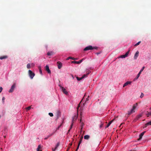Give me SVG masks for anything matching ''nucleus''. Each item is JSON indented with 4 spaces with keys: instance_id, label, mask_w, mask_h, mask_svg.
<instances>
[{
    "instance_id": "c85d7f7f",
    "label": "nucleus",
    "mask_w": 151,
    "mask_h": 151,
    "mask_svg": "<svg viewBox=\"0 0 151 151\" xmlns=\"http://www.w3.org/2000/svg\"><path fill=\"white\" fill-rule=\"evenodd\" d=\"M141 41H139V42H138L134 46H136L137 45H139V44L141 43Z\"/></svg>"
},
{
    "instance_id": "f3484780",
    "label": "nucleus",
    "mask_w": 151,
    "mask_h": 151,
    "mask_svg": "<svg viewBox=\"0 0 151 151\" xmlns=\"http://www.w3.org/2000/svg\"><path fill=\"white\" fill-rule=\"evenodd\" d=\"M131 82L130 81H127L126 83H125L123 85V87H124L125 86H127L128 84H130L131 83Z\"/></svg>"
},
{
    "instance_id": "412c9836",
    "label": "nucleus",
    "mask_w": 151,
    "mask_h": 151,
    "mask_svg": "<svg viewBox=\"0 0 151 151\" xmlns=\"http://www.w3.org/2000/svg\"><path fill=\"white\" fill-rule=\"evenodd\" d=\"M60 116V112L58 111L57 113V119H58Z\"/></svg>"
},
{
    "instance_id": "5fc2aeb1",
    "label": "nucleus",
    "mask_w": 151,
    "mask_h": 151,
    "mask_svg": "<svg viewBox=\"0 0 151 151\" xmlns=\"http://www.w3.org/2000/svg\"><path fill=\"white\" fill-rule=\"evenodd\" d=\"M70 145L71 146L72 145V144H70Z\"/></svg>"
},
{
    "instance_id": "423d86ee",
    "label": "nucleus",
    "mask_w": 151,
    "mask_h": 151,
    "mask_svg": "<svg viewBox=\"0 0 151 151\" xmlns=\"http://www.w3.org/2000/svg\"><path fill=\"white\" fill-rule=\"evenodd\" d=\"M145 68V66L143 67L142 68V69L140 70L139 72V73L137 74V76L134 79V80H135L136 79H137L138 78L139 76L141 74V72L143 71V70Z\"/></svg>"
},
{
    "instance_id": "4be33fe9",
    "label": "nucleus",
    "mask_w": 151,
    "mask_h": 151,
    "mask_svg": "<svg viewBox=\"0 0 151 151\" xmlns=\"http://www.w3.org/2000/svg\"><path fill=\"white\" fill-rule=\"evenodd\" d=\"M53 52L52 51L48 52H47V55L49 56L51 55H53Z\"/></svg>"
},
{
    "instance_id": "a878e982",
    "label": "nucleus",
    "mask_w": 151,
    "mask_h": 151,
    "mask_svg": "<svg viewBox=\"0 0 151 151\" xmlns=\"http://www.w3.org/2000/svg\"><path fill=\"white\" fill-rule=\"evenodd\" d=\"M60 144L59 142H58L56 145L55 147V150H56L58 147L59 146Z\"/></svg>"
},
{
    "instance_id": "f8f14e48",
    "label": "nucleus",
    "mask_w": 151,
    "mask_h": 151,
    "mask_svg": "<svg viewBox=\"0 0 151 151\" xmlns=\"http://www.w3.org/2000/svg\"><path fill=\"white\" fill-rule=\"evenodd\" d=\"M83 59H82L80 60V61H72L71 63L76 64H79L82 62Z\"/></svg>"
},
{
    "instance_id": "473e14b6",
    "label": "nucleus",
    "mask_w": 151,
    "mask_h": 151,
    "mask_svg": "<svg viewBox=\"0 0 151 151\" xmlns=\"http://www.w3.org/2000/svg\"><path fill=\"white\" fill-rule=\"evenodd\" d=\"M31 108V106H28L26 108V109L27 110H29Z\"/></svg>"
},
{
    "instance_id": "1a4fd4ad",
    "label": "nucleus",
    "mask_w": 151,
    "mask_h": 151,
    "mask_svg": "<svg viewBox=\"0 0 151 151\" xmlns=\"http://www.w3.org/2000/svg\"><path fill=\"white\" fill-rule=\"evenodd\" d=\"M83 138V137L82 136L81 137L80 139V141H79V142L78 143V144L77 147V149H76V151H77L78 150V149L79 148V146H80V144H81V143L82 142V140Z\"/></svg>"
},
{
    "instance_id": "c756f323",
    "label": "nucleus",
    "mask_w": 151,
    "mask_h": 151,
    "mask_svg": "<svg viewBox=\"0 0 151 151\" xmlns=\"http://www.w3.org/2000/svg\"><path fill=\"white\" fill-rule=\"evenodd\" d=\"M54 133H55V132H53L52 133L50 134L49 135H48V137H49L51 136H52L54 134Z\"/></svg>"
},
{
    "instance_id": "8fccbe9b",
    "label": "nucleus",
    "mask_w": 151,
    "mask_h": 151,
    "mask_svg": "<svg viewBox=\"0 0 151 151\" xmlns=\"http://www.w3.org/2000/svg\"><path fill=\"white\" fill-rule=\"evenodd\" d=\"M70 130H71V129H69V130H68V133H69V132H70Z\"/></svg>"
},
{
    "instance_id": "6e6552de",
    "label": "nucleus",
    "mask_w": 151,
    "mask_h": 151,
    "mask_svg": "<svg viewBox=\"0 0 151 151\" xmlns=\"http://www.w3.org/2000/svg\"><path fill=\"white\" fill-rule=\"evenodd\" d=\"M142 116V114H139L137 116L135 119L134 120V122H136Z\"/></svg>"
},
{
    "instance_id": "de8ad7c7",
    "label": "nucleus",
    "mask_w": 151,
    "mask_h": 151,
    "mask_svg": "<svg viewBox=\"0 0 151 151\" xmlns=\"http://www.w3.org/2000/svg\"><path fill=\"white\" fill-rule=\"evenodd\" d=\"M88 98H89V96H88V98H86V101H88L89 100Z\"/></svg>"
},
{
    "instance_id": "f704fd0d",
    "label": "nucleus",
    "mask_w": 151,
    "mask_h": 151,
    "mask_svg": "<svg viewBox=\"0 0 151 151\" xmlns=\"http://www.w3.org/2000/svg\"><path fill=\"white\" fill-rule=\"evenodd\" d=\"M49 115L51 117L53 116V114L51 113H49Z\"/></svg>"
},
{
    "instance_id": "09e8293b",
    "label": "nucleus",
    "mask_w": 151,
    "mask_h": 151,
    "mask_svg": "<svg viewBox=\"0 0 151 151\" xmlns=\"http://www.w3.org/2000/svg\"><path fill=\"white\" fill-rule=\"evenodd\" d=\"M71 76L72 77V78L73 79L74 78V77L73 76V75H71Z\"/></svg>"
},
{
    "instance_id": "79ce46f5",
    "label": "nucleus",
    "mask_w": 151,
    "mask_h": 151,
    "mask_svg": "<svg viewBox=\"0 0 151 151\" xmlns=\"http://www.w3.org/2000/svg\"><path fill=\"white\" fill-rule=\"evenodd\" d=\"M73 123L71 124L70 126V129H72V127H73Z\"/></svg>"
},
{
    "instance_id": "a19ab883",
    "label": "nucleus",
    "mask_w": 151,
    "mask_h": 151,
    "mask_svg": "<svg viewBox=\"0 0 151 151\" xmlns=\"http://www.w3.org/2000/svg\"><path fill=\"white\" fill-rule=\"evenodd\" d=\"M73 123L71 124L70 126V129H72V127H73Z\"/></svg>"
},
{
    "instance_id": "58836bf2",
    "label": "nucleus",
    "mask_w": 151,
    "mask_h": 151,
    "mask_svg": "<svg viewBox=\"0 0 151 151\" xmlns=\"http://www.w3.org/2000/svg\"><path fill=\"white\" fill-rule=\"evenodd\" d=\"M62 123L59 126H58V127L57 128V129H59V128L62 125Z\"/></svg>"
},
{
    "instance_id": "f03ea898",
    "label": "nucleus",
    "mask_w": 151,
    "mask_h": 151,
    "mask_svg": "<svg viewBox=\"0 0 151 151\" xmlns=\"http://www.w3.org/2000/svg\"><path fill=\"white\" fill-rule=\"evenodd\" d=\"M16 87V83H14L11 86L10 89L9 90V93H12L13 92L14 88Z\"/></svg>"
},
{
    "instance_id": "6e6d98bb",
    "label": "nucleus",
    "mask_w": 151,
    "mask_h": 151,
    "mask_svg": "<svg viewBox=\"0 0 151 151\" xmlns=\"http://www.w3.org/2000/svg\"><path fill=\"white\" fill-rule=\"evenodd\" d=\"M77 58H75V60H77Z\"/></svg>"
},
{
    "instance_id": "c9c22d12",
    "label": "nucleus",
    "mask_w": 151,
    "mask_h": 151,
    "mask_svg": "<svg viewBox=\"0 0 151 151\" xmlns=\"http://www.w3.org/2000/svg\"><path fill=\"white\" fill-rule=\"evenodd\" d=\"M144 96V94L143 93H141V94L140 96V98H142Z\"/></svg>"
},
{
    "instance_id": "72a5a7b5",
    "label": "nucleus",
    "mask_w": 151,
    "mask_h": 151,
    "mask_svg": "<svg viewBox=\"0 0 151 151\" xmlns=\"http://www.w3.org/2000/svg\"><path fill=\"white\" fill-rule=\"evenodd\" d=\"M147 116H151V112H148V113L147 114Z\"/></svg>"
},
{
    "instance_id": "dca6fc26",
    "label": "nucleus",
    "mask_w": 151,
    "mask_h": 151,
    "mask_svg": "<svg viewBox=\"0 0 151 151\" xmlns=\"http://www.w3.org/2000/svg\"><path fill=\"white\" fill-rule=\"evenodd\" d=\"M149 125H151V121L145 124V127H144L143 128H146L147 127V126Z\"/></svg>"
},
{
    "instance_id": "aec40b11",
    "label": "nucleus",
    "mask_w": 151,
    "mask_h": 151,
    "mask_svg": "<svg viewBox=\"0 0 151 151\" xmlns=\"http://www.w3.org/2000/svg\"><path fill=\"white\" fill-rule=\"evenodd\" d=\"M114 120V119H113L111 121L109 122V123L107 124V126L106 127V128L108 127L111 124V123L113 122V121Z\"/></svg>"
},
{
    "instance_id": "4c0bfd02",
    "label": "nucleus",
    "mask_w": 151,
    "mask_h": 151,
    "mask_svg": "<svg viewBox=\"0 0 151 151\" xmlns=\"http://www.w3.org/2000/svg\"><path fill=\"white\" fill-rule=\"evenodd\" d=\"M103 125V124L102 123H101L100 125V128H101V127H102Z\"/></svg>"
},
{
    "instance_id": "6ab92c4d",
    "label": "nucleus",
    "mask_w": 151,
    "mask_h": 151,
    "mask_svg": "<svg viewBox=\"0 0 151 151\" xmlns=\"http://www.w3.org/2000/svg\"><path fill=\"white\" fill-rule=\"evenodd\" d=\"M84 125V124L83 122L81 124V130H80V133L81 134V132L83 130V126Z\"/></svg>"
},
{
    "instance_id": "bb28decb",
    "label": "nucleus",
    "mask_w": 151,
    "mask_h": 151,
    "mask_svg": "<svg viewBox=\"0 0 151 151\" xmlns=\"http://www.w3.org/2000/svg\"><path fill=\"white\" fill-rule=\"evenodd\" d=\"M76 78L78 81H80L82 79V77L79 78L77 76L76 77Z\"/></svg>"
},
{
    "instance_id": "20e7f679",
    "label": "nucleus",
    "mask_w": 151,
    "mask_h": 151,
    "mask_svg": "<svg viewBox=\"0 0 151 151\" xmlns=\"http://www.w3.org/2000/svg\"><path fill=\"white\" fill-rule=\"evenodd\" d=\"M59 86L60 87V89H62V91L66 95H67L68 94V92L66 90L65 88H64L62 86L60 85H59Z\"/></svg>"
},
{
    "instance_id": "ea45409f",
    "label": "nucleus",
    "mask_w": 151,
    "mask_h": 151,
    "mask_svg": "<svg viewBox=\"0 0 151 151\" xmlns=\"http://www.w3.org/2000/svg\"><path fill=\"white\" fill-rule=\"evenodd\" d=\"M3 89V88L1 87H0V93L1 92Z\"/></svg>"
},
{
    "instance_id": "f257e3e1",
    "label": "nucleus",
    "mask_w": 151,
    "mask_h": 151,
    "mask_svg": "<svg viewBox=\"0 0 151 151\" xmlns=\"http://www.w3.org/2000/svg\"><path fill=\"white\" fill-rule=\"evenodd\" d=\"M80 106V104H78V106L77 108V116H76V115H75L74 116H73V119H72V122H73L74 121H75L77 119V117H78V109H79V108Z\"/></svg>"
},
{
    "instance_id": "cd10ccee",
    "label": "nucleus",
    "mask_w": 151,
    "mask_h": 151,
    "mask_svg": "<svg viewBox=\"0 0 151 151\" xmlns=\"http://www.w3.org/2000/svg\"><path fill=\"white\" fill-rule=\"evenodd\" d=\"M41 148L40 145H38V147L37 148V151H41V150H40V149Z\"/></svg>"
},
{
    "instance_id": "ddd939ff",
    "label": "nucleus",
    "mask_w": 151,
    "mask_h": 151,
    "mask_svg": "<svg viewBox=\"0 0 151 151\" xmlns=\"http://www.w3.org/2000/svg\"><path fill=\"white\" fill-rule=\"evenodd\" d=\"M145 132V131H144L140 134L139 135V138L138 139V140H140L142 139V137L143 136Z\"/></svg>"
},
{
    "instance_id": "7ed1b4c3",
    "label": "nucleus",
    "mask_w": 151,
    "mask_h": 151,
    "mask_svg": "<svg viewBox=\"0 0 151 151\" xmlns=\"http://www.w3.org/2000/svg\"><path fill=\"white\" fill-rule=\"evenodd\" d=\"M28 73L30 78L31 79H33L35 75V74L30 70H29Z\"/></svg>"
},
{
    "instance_id": "a18cd8bd",
    "label": "nucleus",
    "mask_w": 151,
    "mask_h": 151,
    "mask_svg": "<svg viewBox=\"0 0 151 151\" xmlns=\"http://www.w3.org/2000/svg\"><path fill=\"white\" fill-rule=\"evenodd\" d=\"M100 52H97L96 53V54L97 55H98L99 54H100Z\"/></svg>"
},
{
    "instance_id": "603ef678",
    "label": "nucleus",
    "mask_w": 151,
    "mask_h": 151,
    "mask_svg": "<svg viewBox=\"0 0 151 151\" xmlns=\"http://www.w3.org/2000/svg\"><path fill=\"white\" fill-rule=\"evenodd\" d=\"M81 122V119L80 120V122Z\"/></svg>"
},
{
    "instance_id": "b1692460",
    "label": "nucleus",
    "mask_w": 151,
    "mask_h": 151,
    "mask_svg": "<svg viewBox=\"0 0 151 151\" xmlns=\"http://www.w3.org/2000/svg\"><path fill=\"white\" fill-rule=\"evenodd\" d=\"M69 59H71L73 60H75V58L71 57H69L66 59V60H68Z\"/></svg>"
},
{
    "instance_id": "5701e85b",
    "label": "nucleus",
    "mask_w": 151,
    "mask_h": 151,
    "mask_svg": "<svg viewBox=\"0 0 151 151\" xmlns=\"http://www.w3.org/2000/svg\"><path fill=\"white\" fill-rule=\"evenodd\" d=\"M7 58V56H4L0 57V59L2 60L3 59H6Z\"/></svg>"
},
{
    "instance_id": "2f4dec72",
    "label": "nucleus",
    "mask_w": 151,
    "mask_h": 151,
    "mask_svg": "<svg viewBox=\"0 0 151 151\" xmlns=\"http://www.w3.org/2000/svg\"><path fill=\"white\" fill-rule=\"evenodd\" d=\"M87 74H84L81 77L82 78V79L83 78H84L86 77H87Z\"/></svg>"
},
{
    "instance_id": "49530a36",
    "label": "nucleus",
    "mask_w": 151,
    "mask_h": 151,
    "mask_svg": "<svg viewBox=\"0 0 151 151\" xmlns=\"http://www.w3.org/2000/svg\"><path fill=\"white\" fill-rule=\"evenodd\" d=\"M48 138V136H47V137L45 138H44V139L45 140L47 139Z\"/></svg>"
},
{
    "instance_id": "3c124183",
    "label": "nucleus",
    "mask_w": 151,
    "mask_h": 151,
    "mask_svg": "<svg viewBox=\"0 0 151 151\" xmlns=\"http://www.w3.org/2000/svg\"><path fill=\"white\" fill-rule=\"evenodd\" d=\"M56 150H55V148L54 149L53 148H52V151H55Z\"/></svg>"
},
{
    "instance_id": "37998d69",
    "label": "nucleus",
    "mask_w": 151,
    "mask_h": 151,
    "mask_svg": "<svg viewBox=\"0 0 151 151\" xmlns=\"http://www.w3.org/2000/svg\"><path fill=\"white\" fill-rule=\"evenodd\" d=\"M91 72V71H90L89 70V71L86 74H87V76H88V75Z\"/></svg>"
},
{
    "instance_id": "39448f33",
    "label": "nucleus",
    "mask_w": 151,
    "mask_h": 151,
    "mask_svg": "<svg viewBox=\"0 0 151 151\" xmlns=\"http://www.w3.org/2000/svg\"><path fill=\"white\" fill-rule=\"evenodd\" d=\"M136 108V106L135 105H134L133 106V108L131 110L128 112V115H130L131 114H132L135 111L134 110Z\"/></svg>"
},
{
    "instance_id": "0eeeda50",
    "label": "nucleus",
    "mask_w": 151,
    "mask_h": 151,
    "mask_svg": "<svg viewBox=\"0 0 151 151\" xmlns=\"http://www.w3.org/2000/svg\"><path fill=\"white\" fill-rule=\"evenodd\" d=\"M94 48V47H93L92 46L89 45L85 47L84 49V51H87L89 50H91Z\"/></svg>"
},
{
    "instance_id": "2eb2a0df",
    "label": "nucleus",
    "mask_w": 151,
    "mask_h": 151,
    "mask_svg": "<svg viewBox=\"0 0 151 151\" xmlns=\"http://www.w3.org/2000/svg\"><path fill=\"white\" fill-rule=\"evenodd\" d=\"M139 52L138 51H137L134 55V59H137V57L139 55Z\"/></svg>"
},
{
    "instance_id": "393cba45",
    "label": "nucleus",
    "mask_w": 151,
    "mask_h": 151,
    "mask_svg": "<svg viewBox=\"0 0 151 151\" xmlns=\"http://www.w3.org/2000/svg\"><path fill=\"white\" fill-rule=\"evenodd\" d=\"M38 68L39 70V72H40V74H42V70H41V67L40 66H39Z\"/></svg>"
},
{
    "instance_id": "e433bc0d",
    "label": "nucleus",
    "mask_w": 151,
    "mask_h": 151,
    "mask_svg": "<svg viewBox=\"0 0 151 151\" xmlns=\"http://www.w3.org/2000/svg\"><path fill=\"white\" fill-rule=\"evenodd\" d=\"M5 98L4 97H3L2 99V102L3 103H4V100H5Z\"/></svg>"
},
{
    "instance_id": "7c9ffc66",
    "label": "nucleus",
    "mask_w": 151,
    "mask_h": 151,
    "mask_svg": "<svg viewBox=\"0 0 151 151\" xmlns=\"http://www.w3.org/2000/svg\"><path fill=\"white\" fill-rule=\"evenodd\" d=\"M27 68L28 69H29L30 68V64L29 63H28L27 65Z\"/></svg>"
},
{
    "instance_id": "9b49d317",
    "label": "nucleus",
    "mask_w": 151,
    "mask_h": 151,
    "mask_svg": "<svg viewBox=\"0 0 151 151\" xmlns=\"http://www.w3.org/2000/svg\"><path fill=\"white\" fill-rule=\"evenodd\" d=\"M58 68L59 69H60L62 67V63L60 61H58L57 63Z\"/></svg>"
},
{
    "instance_id": "864d4df0",
    "label": "nucleus",
    "mask_w": 151,
    "mask_h": 151,
    "mask_svg": "<svg viewBox=\"0 0 151 151\" xmlns=\"http://www.w3.org/2000/svg\"><path fill=\"white\" fill-rule=\"evenodd\" d=\"M81 102H80V103L78 104H81Z\"/></svg>"
},
{
    "instance_id": "c03bdc74",
    "label": "nucleus",
    "mask_w": 151,
    "mask_h": 151,
    "mask_svg": "<svg viewBox=\"0 0 151 151\" xmlns=\"http://www.w3.org/2000/svg\"><path fill=\"white\" fill-rule=\"evenodd\" d=\"M91 72V71H90L89 70V71L86 74H87V76H88V75Z\"/></svg>"
},
{
    "instance_id": "a211bd4d",
    "label": "nucleus",
    "mask_w": 151,
    "mask_h": 151,
    "mask_svg": "<svg viewBox=\"0 0 151 151\" xmlns=\"http://www.w3.org/2000/svg\"><path fill=\"white\" fill-rule=\"evenodd\" d=\"M90 138V136L89 135H86L85 136H84V138L85 139L88 140V139Z\"/></svg>"
},
{
    "instance_id": "9d476101",
    "label": "nucleus",
    "mask_w": 151,
    "mask_h": 151,
    "mask_svg": "<svg viewBox=\"0 0 151 151\" xmlns=\"http://www.w3.org/2000/svg\"><path fill=\"white\" fill-rule=\"evenodd\" d=\"M130 50H128L125 55H122L120 56V58H124L127 57L129 53Z\"/></svg>"
},
{
    "instance_id": "4468645a",
    "label": "nucleus",
    "mask_w": 151,
    "mask_h": 151,
    "mask_svg": "<svg viewBox=\"0 0 151 151\" xmlns=\"http://www.w3.org/2000/svg\"><path fill=\"white\" fill-rule=\"evenodd\" d=\"M45 70L48 73H51V72L49 69V67L48 65H46L45 67Z\"/></svg>"
}]
</instances>
